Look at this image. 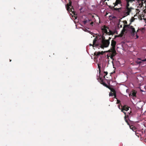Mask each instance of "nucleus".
<instances>
[{
  "label": "nucleus",
  "mask_w": 146,
  "mask_h": 146,
  "mask_svg": "<svg viewBox=\"0 0 146 146\" xmlns=\"http://www.w3.org/2000/svg\"><path fill=\"white\" fill-rule=\"evenodd\" d=\"M129 127L130 129H131L133 131H135L136 128V127L133 125H129Z\"/></svg>",
  "instance_id": "4468645a"
},
{
  "label": "nucleus",
  "mask_w": 146,
  "mask_h": 146,
  "mask_svg": "<svg viewBox=\"0 0 146 146\" xmlns=\"http://www.w3.org/2000/svg\"><path fill=\"white\" fill-rule=\"evenodd\" d=\"M122 112H123L124 113V114L125 115V116L126 115V113H125V112L123 111H122Z\"/></svg>",
  "instance_id": "c9c22d12"
},
{
  "label": "nucleus",
  "mask_w": 146,
  "mask_h": 146,
  "mask_svg": "<svg viewBox=\"0 0 146 146\" xmlns=\"http://www.w3.org/2000/svg\"><path fill=\"white\" fill-rule=\"evenodd\" d=\"M104 73L105 74L104 75V77H105V76L107 75L108 72H104Z\"/></svg>",
  "instance_id": "c85d7f7f"
},
{
  "label": "nucleus",
  "mask_w": 146,
  "mask_h": 146,
  "mask_svg": "<svg viewBox=\"0 0 146 146\" xmlns=\"http://www.w3.org/2000/svg\"><path fill=\"white\" fill-rule=\"evenodd\" d=\"M127 22L126 21L125 24H127Z\"/></svg>",
  "instance_id": "a19ab883"
},
{
  "label": "nucleus",
  "mask_w": 146,
  "mask_h": 146,
  "mask_svg": "<svg viewBox=\"0 0 146 146\" xmlns=\"http://www.w3.org/2000/svg\"><path fill=\"white\" fill-rule=\"evenodd\" d=\"M120 101L119 100H117V104H119V103H120Z\"/></svg>",
  "instance_id": "7c9ffc66"
},
{
  "label": "nucleus",
  "mask_w": 146,
  "mask_h": 146,
  "mask_svg": "<svg viewBox=\"0 0 146 146\" xmlns=\"http://www.w3.org/2000/svg\"><path fill=\"white\" fill-rule=\"evenodd\" d=\"M144 141L145 142H146V138L145 139Z\"/></svg>",
  "instance_id": "ea45409f"
},
{
  "label": "nucleus",
  "mask_w": 146,
  "mask_h": 146,
  "mask_svg": "<svg viewBox=\"0 0 146 146\" xmlns=\"http://www.w3.org/2000/svg\"><path fill=\"white\" fill-rule=\"evenodd\" d=\"M133 9H134V8L132 7L128 8H125L123 12V14L124 17L129 15L130 13L131 12L132 10Z\"/></svg>",
  "instance_id": "20e7f679"
},
{
  "label": "nucleus",
  "mask_w": 146,
  "mask_h": 146,
  "mask_svg": "<svg viewBox=\"0 0 146 146\" xmlns=\"http://www.w3.org/2000/svg\"><path fill=\"white\" fill-rule=\"evenodd\" d=\"M98 68L99 71V73L100 74L101 70H100V68H101V66H100V65L99 64H98Z\"/></svg>",
  "instance_id": "393cba45"
},
{
  "label": "nucleus",
  "mask_w": 146,
  "mask_h": 146,
  "mask_svg": "<svg viewBox=\"0 0 146 146\" xmlns=\"http://www.w3.org/2000/svg\"><path fill=\"white\" fill-rule=\"evenodd\" d=\"M101 52H96L94 53V56H96L97 58L98 57V56L100 55L101 54Z\"/></svg>",
  "instance_id": "dca6fc26"
},
{
  "label": "nucleus",
  "mask_w": 146,
  "mask_h": 146,
  "mask_svg": "<svg viewBox=\"0 0 146 146\" xmlns=\"http://www.w3.org/2000/svg\"><path fill=\"white\" fill-rule=\"evenodd\" d=\"M11 60H10V61L11 62Z\"/></svg>",
  "instance_id": "79ce46f5"
},
{
  "label": "nucleus",
  "mask_w": 146,
  "mask_h": 146,
  "mask_svg": "<svg viewBox=\"0 0 146 146\" xmlns=\"http://www.w3.org/2000/svg\"><path fill=\"white\" fill-rule=\"evenodd\" d=\"M132 30V34L134 35H135V33H136L135 31V29L134 28H133V29H131Z\"/></svg>",
  "instance_id": "aec40b11"
},
{
  "label": "nucleus",
  "mask_w": 146,
  "mask_h": 146,
  "mask_svg": "<svg viewBox=\"0 0 146 146\" xmlns=\"http://www.w3.org/2000/svg\"><path fill=\"white\" fill-rule=\"evenodd\" d=\"M90 21V20H87V19H86L83 21V23L84 25H85L86 23L89 22Z\"/></svg>",
  "instance_id": "412c9836"
},
{
  "label": "nucleus",
  "mask_w": 146,
  "mask_h": 146,
  "mask_svg": "<svg viewBox=\"0 0 146 146\" xmlns=\"http://www.w3.org/2000/svg\"><path fill=\"white\" fill-rule=\"evenodd\" d=\"M133 26L130 25V26L129 27V29H131H131H133Z\"/></svg>",
  "instance_id": "c756f323"
},
{
  "label": "nucleus",
  "mask_w": 146,
  "mask_h": 146,
  "mask_svg": "<svg viewBox=\"0 0 146 146\" xmlns=\"http://www.w3.org/2000/svg\"><path fill=\"white\" fill-rule=\"evenodd\" d=\"M69 0V3H68L66 5V7L67 9V11H69L70 10V6L72 7V1L70 0Z\"/></svg>",
  "instance_id": "39448f33"
},
{
  "label": "nucleus",
  "mask_w": 146,
  "mask_h": 146,
  "mask_svg": "<svg viewBox=\"0 0 146 146\" xmlns=\"http://www.w3.org/2000/svg\"><path fill=\"white\" fill-rule=\"evenodd\" d=\"M93 22H92L90 23V25H92L93 24Z\"/></svg>",
  "instance_id": "4c0bfd02"
},
{
  "label": "nucleus",
  "mask_w": 146,
  "mask_h": 146,
  "mask_svg": "<svg viewBox=\"0 0 146 146\" xmlns=\"http://www.w3.org/2000/svg\"><path fill=\"white\" fill-rule=\"evenodd\" d=\"M102 41H103V40H106V39H105V37L104 36H102Z\"/></svg>",
  "instance_id": "bb28decb"
},
{
  "label": "nucleus",
  "mask_w": 146,
  "mask_h": 146,
  "mask_svg": "<svg viewBox=\"0 0 146 146\" xmlns=\"http://www.w3.org/2000/svg\"><path fill=\"white\" fill-rule=\"evenodd\" d=\"M120 105H121V104H119V105H118V108H119L120 109H121V108H120Z\"/></svg>",
  "instance_id": "473e14b6"
},
{
  "label": "nucleus",
  "mask_w": 146,
  "mask_h": 146,
  "mask_svg": "<svg viewBox=\"0 0 146 146\" xmlns=\"http://www.w3.org/2000/svg\"><path fill=\"white\" fill-rule=\"evenodd\" d=\"M128 117V115H125L124 117V119L125 120V122L127 123V124L129 126L130 125V124L129 123L128 120L126 119V118H127Z\"/></svg>",
  "instance_id": "f3484780"
},
{
  "label": "nucleus",
  "mask_w": 146,
  "mask_h": 146,
  "mask_svg": "<svg viewBox=\"0 0 146 146\" xmlns=\"http://www.w3.org/2000/svg\"><path fill=\"white\" fill-rule=\"evenodd\" d=\"M121 0H116L115 2L113 3L114 5V6L113 7L110 6L109 7L113 11H115L119 12H120L122 9V8L120 7L119 8H117L115 7L118 4H121Z\"/></svg>",
  "instance_id": "f03ea898"
},
{
  "label": "nucleus",
  "mask_w": 146,
  "mask_h": 146,
  "mask_svg": "<svg viewBox=\"0 0 146 146\" xmlns=\"http://www.w3.org/2000/svg\"><path fill=\"white\" fill-rule=\"evenodd\" d=\"M138 30H137V32H138Z\"/></svg>",
  "instance_id": "37998d69"
},
{
  "label": "nucleus",
  "mask_w": 146,
  "mask_h": 146,
  "mask_svg": "<svg viewBox=\"0 0 146 146\" xmlns=\"http://www.w3.org/2000/svg\"><path fill=\"white\" fill-rule=\"evenodd\" d=\"M100 80H101V83L103 84L104 86H106L107 87L109 88L107 86V84L105 82H103V80L101 78H100Z\"/></svg>",
  "instance_id": "ddd939ff"
},
{
  "label": "nucleus",
  "mask_w": 146,
  "mask_h": 146,
  "mask_svg": "<svg viewBox=\"0 0 146 146\" xmlns=\"http://www.w3.org/2000/svg\"><path fill=\"white\" fill-rule=\"evenodd\" d=\"M107 29H108V27H106L105 26H104L103 28H102V30L103 32H104V33L107 34L108 33Z\"/></svg>",
  "instance_id": "6e6552de"
},
{
  "label": "nucleus",
  "mask_w": 146,
  "mask_h": 146,
  "mask_svg": "<svg viewBox=\"0 0 146 146\" xmlns=\"http://www.w3.org/2000/svg\"><path fill=\"white\" fill-rule=\"evenodd\" d=\"M107 34L108 35H111L113 34V32L109 30V32H108Z\"/></svg>",
  "instance_id": "5701e85b"
},
{
  "label": "nucleus",
  "mask_w": 146,
  "mask_h": 146,
  "mask_svg": "<svg viewBox=\"0 0 146 146\" xmlns=\"http://www.w3.org/2000/svg\"><path fill=\"white\" fill-rule=\"evenodd\" d=\"M144 1V3H145V8H146V0L145 1Z\"/></svg>",
  "instance_id": "f704fd0d"
},
{
  "label": "nucleus",
  "mask_w": 146,
  "mask_h": 146,
  "mask_svg": "<svg viewBox=\"0 0 146 146\" xmlns=\"http://www.w3.org/2000/svg\"><path fill=\"white\" fill-rule=\"evenodd\" d=\"M135 134L138 137H139V136H140V135L139 134V133L136 132H135Z\"/></svg>",
  "instance_id": "cd10ccee"
},
{
  "label": "nucleus",
  "mask_w": 146,
  "mask_h": 146,
  "mask_svg": "<svg viewBox=\"0 0 146 146\" xmlns=\"http://www.w3.org/2000/svg\"><path fill=\"white\" fill-rule=\"evenodd\" d=\"M112 92L110 93L109 94L110 96H113V93H112Z\"/></svg>",
  "instance_id": "a878e982"
},
{
  "label": "nucleus",
  "mask_w": 146,
  "mask_h": 146,
  "mask_svg": "<svg viewBox=\"0 0 146 146\" xmlns=\"http://www.w3.org/2000/svg\"><path fill=\"white\" fill-rule=\"evenodd\" d=\"M110 90L111 92H112L113 93V96H114V98H116V95L115 90L113 88L111 89Z\"/></svg>",
  "instance_id": "f8f14e48"
},
{
  "label": "nucleus",
  "mask_w": 146,
  "mask_h": 146,
  "mask_svg": "<svg viewBox=\"0 0 146 146\" xmlns=\"http://www.w3.org/2000/svg\"><path fill=\"white\" fill-rule=\"evenodd\" d=\"M120 5H121V4Z\"/></svg>",
  "instance_id": "a18cd8bd"
},
{
  "label": "nucleus",
  "mask_w": 146,
  "mask_h": 146,
  "mask_svg": "<svg viewBox=\"0 0 146 146\" xmlns=\"http://www.w3.org/2000/svg\"><path fill=\"white\" fill-rule=\"evenodd\" d=\"M111 38L110 37H109V39L108 40H109V41H110V40L111 39Z\"/></svg>",
  "instance_id": "e433bc0d"
},
{
  "label": "nucleus",
  "mask_w": 146,
  "mask_h": 146,
  "mask_svg": "<svg viewBox=\"0 0 146 146\" xmlns=\"http://www.w3.org/2000/svg\"><path fill=\"white\" fill-rule=\"evenodd\" d=\"M131 23L130 24L128 25H124L123 27V29L124 31H127V29H126L125 28H129Z\"/></svg>",
  "instance_id": "2eb2a0df"
},
{
  "label": "nucleus",
  "mask_w": 146,
  "mask_h": 146,
  "mask_svg": "<svg viewBox=\"0 0 146 146\" xmlns=\"http://www.w3.org/2000/svg\"><path fill=\"white\" fill-rule=\"evenodd\" d=\"M143 1L144 0H142L141 3L139 4V6L140 7H142L143 3Z\"/></svg>",
  "instance_id": "4be33fe9"
},
{
  "label": "nucleus",
  "mask_w": 146,
  "mask_h": 146,
  "mask_svg": "<svg viewBox=\"0 0 146 146\" xmlns=\"http://www.w3.org/2000/svg\"><path fill=\"white\" fill-rule=\"evenodd\" d=\"M97 38L96 37V38L94 39L93 41V44H90L89 45L90 46H93V47L97 46L98 45V44H96V43L97 41Z\"/></svg>",
  "instance_id": "423d86ee"
},
{
  "label": "nucleus",
  "mask_w": 146,
  "mask_h": 146,
  "mask_svg": "<svg viewBox=\"0 0 146 146\" xmlns=\"http://www.w3.org/2000/svg\"><path fill=\"white\" fill-rule=\"evenodd\" d=\"M105 52H103V51H102L101 52V53H102V54H101L103 55Z\"/></svg>",
  "instance_id": "72a5a7b5"
},
{
  "label": "nucleus",
  "mask_w": 146,
  "mask_h": 146,
  "mask_svg": "<svg viewBox=\"0 0 146 146\" xmlns=\"http://www.w3.org/2000/svg\"><path fill=\"white\" fill-rule=\"evenodd\" d=\"M119 37V35H116L115 36V38H116V37Z\"/></svg>",
  "instance_id": "2f4dec72"
},
{
  "label": "nucleus",
  "mask_w": 146,
  "mask_h": 146,
  "mask_svg": "<svg viewBox=\"0 0 146 146\" xmlns=\"http://www.w3.org/2000/svg\"><path fill=\"white\" fill-rule=\"evenodd\" d=\"M130 1L129 0H127V4L125 8H129V2Z\"/></svg>",
  "instance_id": "a211bd4d"
},
{
  "label": "nucleus",
  "mask_w": 146,
  "mask_h": 146,
  "mask_svg": "<svg viewBox=\"0 0 146 146\" xmlns=\"http://www.w3.org/2000/svg\"><path fill=\"white\" fill-rule=\"evenodd\" d=\"M116 44V42L115 41L113 40H112L111 43V46L112 47L111 48L110 50L106 51V52H109L110 53L107 55L108 57L109 58V57H110L113 60H114L113 57L116 55L117 54L115 50V46Z\"/></svg>",
  "instance_id": "f257e3e1"
},
{
  "label": "nucleus",
  "mask_w": 146,
  "mask_h": 146,
  "mask_svg": "<svg viewBox=\"0 0 146 146\" xmlns=\"http://www.w3.org/2000/svg\"><path fill=\"white\" fill-rule=\"evenodd\" d=\"M129 113V115L130 114V113Z\"/></svg>",
  "instance_id": "c03bdc74"
},
{
  "label": "nucleus",
  "mask_w": 146,
  "mask_h": 146,
  "mask_svg": "<svg viewBox=\"0 0 146 146\" xmlns=\"http://www.w3.org/2000/svg\"><path fill=\"white\" fill-rule=\"evenodd\" d=\"M135 19L134 17H132L130 20V21L131 22V23L133 22L134 21Z\"/></svg>",
  "instance_id": "b1692460"
},
{
  "label": "nucleus",
  "mask_w": 146,
  "mask_h": 146,
  "mask_svg": "<svg viewBox=\"0 0 146 146\" xmlns=\"http://www.w3.org/2000/svg\"><path fill=\"white\" fill-rule=\"evenodd\" d=\"M101 42L102 44L101 45L100 47L102 48L108 47L110 44V42L109 41V40H103Z\"/></svg>",
  "instance_id": "7ed1b4c3"
},
{
  "label": "nucleus",
  "mask_w": 146,
  "mask_h": 146,
  "mask_svg": "<svg viewBox=\"0 0 146 146\" xmlns=\"http://www.w3.org/2000/svg\"><path fill=\"white\" fill-rule=\"evenodd\" d=\"M136 38H138V37H139V36H138V35H136Z\"/></svg>",
  "instance_id": "58836bf2"
},
{
  "label": "nucleus",
  "mask_w": 146,
  "mask_h": 146,
  "mask_svg": "<svg viewBox=\"0 0 146 146\" xmlns=\"http://www.w3.org/2000/svg\"><path fill=\"white\" fill-rule=\"evenodd\" d=\"M146 61V58L145 59L141 60L140 58H138L136 61V63L137 64H140L142 62Z\"/></svg>",
  "instance_id": "9d476101"
},
{
  "label": "nucleus",
  "mask_w": 146,
  "mask_h": 146,
  "mask_svg": "<svg viewBox=\"0 0 146 146\" xmlns=\"http://www.w3.org/2000/svg\"><path fill=\"white\" fill-rule=\"evenodd\" d=\"M70 10L69 11H70L71 12L72 14L74 15H75V12L74 11V9L73 8V7L72 6V7L70 6Z\"/></svg>",
  "instance_id": "9b49d317"
},
{
  "label": "nucleus",
  "mask_w": 146,
  "mask_h": 146,
  "mask_svg": "<svg viewBox=\"0 0 146 146\" xmlns=\"http://www.w3.org/2000/svg\"><path fill=\"white\" fill-rule=\"evenodd\" d=\"M136 92L134 90H133L132 92L129 95V96H131L133 97H136Z\"/></svg>",
  "instance_id": "1a4fd4ad"
},
{
  "label": "nucleus",
  "mask_w": 146,
  "mask_h": 146,
  "mask_svg": "<svg viewBox=\"0 0 146 146\" xmlns=\"http://www.w3.org/2000/svg\"><path fill=\"white\" fill-rule=\"evenodd\" d=\"M121 111H123V110L127 111L129 110V107L126 105H125L123 107L121 106Z\"/></svg>",
  "instance_id": "0eeeda50"
},
{
  "label": "nucleus",
  "mask_w": 146,
  "mask_h": 146,
  "mask_svg": "<svg viewBox=\"0 0 146 146\" xmlns=\"http://www.w3.org/2000/svg\"><path fill=\"white\" fill-rule=\"evenodd\" d=\"M125 31H124L123 29V30L121 31V33L119 35V37H121L123 36L124 34V32Z\"/></svg>",
  "instance_id": "6ab92c4d"
}]
</instances>
